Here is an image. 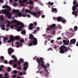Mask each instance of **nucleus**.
Here are the masks:
<instances>
[{
  "label": "nucleus",
  "instance_id": "f257e3e1",
  "mask_svg": "<svg viewBox=\"0 0 78 78\" xmlns=\"http://www.w3.org/2000/svg\"><path fill=\"white\" fill-rule=\"evenodd\" d=\"M57 28L56 27L55 24H52L50 27H48L46 29V32L47 33H50L51 35H55V30Z\"/></svg>",
  "mask_w": 78,
  "mask_h": 78
},
{
  "label": "nucleus",
  "instance_id": "f03ea898",
  "mask_svg": "<svg viewBox=\"0 0 78 78\" xmlns=\"http://www.w3.org/2000/svg\"><path fill=\"white\" fill-rule=\"evenodd\" d=\"M19 12V10H15V9L13 10L12 12L14 14L17 13V14L16 13L15 15V17H18H18H21L22 16L23 17H26L27 13H25L22 14V12Z\"/></svg>",
  "mask_w": 78,
  "mask_h": 78
},
{
  "label": "nucleus",
  "instance_id": "7ed1b4c3",
  "mask_svg": "<svg viewBox=\"0 0 78 78\" xmlns=\"http://www.w3.org/2000/svg\"><path fill=\"white\" fill-rule=\"evenodd\" d=\"M3 8H6V9H8L9 11L7 12L6 14L7 15V17L8 19H11V14L9 12V11H11V8L9 7L7 5H3L2 6Z\"/></svg>",
  "mask_w": 78,
  "mask_h": 78
},
{
  "label": "nucleus",
  "instance_id": "20e7f679",
  "mask_svg": "<svg viewBox=\"0 0 78 78\" xmlns=\"http://www.w3.org/2000/svg\"><path fill=\"white\" fill-rule=\"evenodd\" d=\"M33 59H34V60L36 59V61L38 63V67H41V64L44 62V61H43V58L42 57H40V58H38L36 56Z\"/></svg>",
  "mask_w": 78,
  "mask_h": 78
},
{
  "label": "nucleus",
  "instance_id": "39448f33",
  "mask_svg": "<svg viewBox=\"0 0 78 78\" xmlns=\"http://www.w3.org/2000/svg\"><path fill=\"white\" fill-rule=\"evenodd\" d=\"M59 49H60L59 52L62 54H63L64 53V52L67 51L68 50V49L65 46H62L59 48Z\"/></svg>",
  "mask_w": 78,
  "mask_h": 78
},
{
  "label": "nucleus",
  "instance_id": "423d86ee",
  "mask_svg": "<svg viewBox=\"0 0 78 78\" xmlns=\"http://www.w3.org/2000/svg\"><path fill=\"white\" fill-rule=\"evenodd\" d=\"M29 39H32L33 41V45H36L37 44V40L36 38L34 37V36L32 34L30 35H29Z\"/></svg>",
  "mask_w": 78,
  "mask_h": 78
},
{
  "label": "nucleus",
  "instance_id": "0eeeda50",
  "mask_svg": "<svg viewBox=\"0 0 78 78\" xmlns=\"http://www.w3.org/2000/svg\"><path fill=\"white\" fill-rule=\"evenodd\" d=\"M17 24L18 26H19L20 25H21V26H19L17 29V31L18 32L20 31H21V30H22V28H23V27H24V25L23 23L20 21H18Z\"/></svg>",
  "mask_w": 78,
  "mask_h": 78
},
{
  "label": "nucleus",
  "instance_id": "6e6552de",
  "mask_svg": "<svg viewBox=\"0 0 78 78\" xmlns=\"http://www.w3.org/2000/svg\"><path fill=\"white\" fill-rule=\"evenodd\" d=\"M76 9H77V8H76V7L75 6V5H74L72 7V10L73 11L72 12V14H73V15H75L76 17V16H78V14L76 13V12H77V11H75V10H76Z\"/></svg>",
  "mask_w": 78,
  "mask_h": 78
},
{
  "label": "nucleus",
  "instance_id": "1a4fd4ad",
  "mask_svg": "<svg viewBox=\"0 0 78 78\" xmlns=\"http://www.w3.org/2000/svg\"><path fill=\"white\" fill-rule=\"evenodd\" d=\"M10 40H9L8 41V42L9 43H11L12 41V46H13V42L14 41V37L12 35H11L10 36Z\"/></svg>",
  "mask_w": 78,
  "mask_h": 78
},
{
  "label": "nucleus",
  "instance_id": "9d476101",
  "mask_svg": "<svg viewBox=\"0 0 78 78\" xmlns=\"http://www.w3.org/2000/svg\"><path fill=\"white\" fill-rule=\"evenodd\" d=\"M24 67L23 68V70L24 71L27 70V68L28 67V63L27 62H26L24 63L23 65Z\"/></svg>",
  "mask_w": 78,
  "mask_h": 78
},
{
  "label": "nucleus",
  "instance_id": "9b49d317",
  "mask_svg": "<svg viewBox=\"0 0 78 78\" xmlns=\"http://www.w3.org/2000/svg\"><path fill=\"white\" fill-rule=\"evenodd\" d=\"M41 66H42L44 70L46 71V72H48V70L47 69V66H45V65L44 64V62L43 63L41 64Z\"/></svg>",
  "mask_w": 78,
  "mask_h": 78
},
{
  "label": "nucleus",
  "instance_id": "f8f14e48",
  "mask_svg": "<svg viewBox=\"0 0 78 78\" xmlns=\"http://www.w3.org/2000/svg\"><path fill=\"white\" fill-rule=\"evenodd\" d=\"M33 24L32 23H30L29 25V29L30 30H31L33 29V28L34 29V27H33Z\"/></svg>",
  "mask_w": 78,
  "mask_h": 78
},
{
  "label": "nucleus",
  "instance_id": "ddd939ff",
  "mask_svg": "<svg viewBox=\"0 0 78 78\" xmlns=\"http://www.w3.org/2000/svg\"><path fill=\"white\" fill-rule=\"evenodd\" d=\"M12 51L13 52H14V50H12V48H9L8 50V52L9 55H10V54H12Z\"/></svg>",
  "mask_w": 78,
  "mask_h": 78
},
{
  "label": "nucleus",
  "instance_id": "4468645a",
  "mask_svg": "<svg viewBox=\"0 0 78 78\" xmlns=\"http://www.w3.org/2000/svg\"><path fill=\"white\" fill-rule=\"evenodd\" d=\"M15 43L16 44H17L16 45V47H18V48L20 47V46H22V44L19 42V41H16V42Z\"/></svg>",
  "mask_w": 78,
  "mask_h": 78
},
{
  "label": "nucleus",
  "instance_id": "2eb2a0df",
  "mask_svg": "<svg viewBox=\"0 0 78 78\" xmlns=\"http://www.w3.org/2000/svg\"><path fill=\"white\" fill-rule=\"evenodd\" d=\"M24 61L23 59L22 58H20V61H18L17 62L18 65H19V66H20V65H21V63H23Z\"/></svg>",
  "mask_w": 78,
  "mask_h": 78
},
{
  "label": "nucleus",
  "instance_id": "dca6fc26",
  "mask_svg": "<svg viewBox=\"0 0 78 78\" xmlns=\"http://www.w3.org/2000/svg\"><path fill=\"white\" fill-rule=\"evenodd\" d=\"M70 42L71 44H74L76 43V40H75V39H72L70 40Z\"/></svg>",
  "mask_w": 78,
  "mask_h": 78
},
{
  "label": "nucleus",
  "instance_id": "f3484780",
  "mask_svg": "<svg viewBox=\"0 0 78 78\" xmlns=\"http://www.w3.org/2000/svg\"><path fill=\"white\" fill-rule=\"evenodd\" d=\"M63 42L65 45H68L69 44V41L68 40L66 41L65 40H63Z\"/></svg>",
  "mask_w": 78,
  "mask_h": 78
},
{
  "label": "nucleus",
  "instance_id": "a211bd4d",
  "mask_svg": "<svg viewBox=\"0 0 78 78\" xmlns=\"http://www.w3.org/2000/svg\"><path fill=\"white\" fill-rule=\"evenodd\" d=\"M51 11L52 12H55V13H57V12H58L57 9L55 8H52L51 9Z\"/></svg>",
  "mask_w": 78,
  "mask_h": 78
},
{
  "label": "nucleus",
  "instance_id": "6ab92c4d",
  "mask_svg": "<svg viewBox=\"0 0 78 78\" xmlns=\"http://www.w3.org/2000/svg\"><path fill=\"white\" fill-rule=\"evenodd\" d=\"M14 23H18V22H17V20H12L11 21V24H13Z\"/></svg>",
  "mask_w": 78,
  "mask_h": 78
},
{
  "label": "nucleus",
  "instance_id": "aec40b11",
  "mask_svg": "<svg viewBox=\"0 0 78 78\" xmlns=\"http://www.w3.org/2000/svg\"><path fill=\"white\" fill-rule=\"evenodd\" d=\"M9 10L5 9L2 11V14H6L7 12H8Z\"/></svg>",
  "mask_w": 78,
  "mask_h": 78
},
{
  "label": "nucleus",
  "instance_id": "412c9836",
  "mask_svg": "<svg viewBox=\"0 0 78 78\" xmlns=\"http://www.w3.org/2000/svg\"><path fill=\"white\" fill-rule=\"evenodd\" d=\"M30 43L29 44V46H32L33 45V41L32 40H30Z\"/></svg>",
  "mask_w": 78,
  "mask_h": 78
},
{
  "label": "nucleus",
  "instance_id": "4be33fe9",
  "mask_svg": "<svg viewBox=\"0 0 78 78\" xmlns=\"http://www.w3.org/2000/svg\"><path fill=\"white\" fill-rule=\"evenodd\" d=\"M57 22H61L62 20V18L61 17H58L57 19Z\"/></svg>",
  "mask_w": 78,
  "mask_h": 78
},
{
  "label": "nucleus",
  "instance_id": "5701e85b",
  "mask_svg": "<svg viewBox=\"0 0 78 78\" xmlns=\"http://www.w3.org/2000/svg\"><path fill=\"white\" fill-rule=\"evenodd\" d=\"M31 14H33L34 16H36L37 15V13L36 12H30Z\"/></svg>",
  "mask_w": 78,
  "mask_h": 78
},
{
  "label": "nucleus",
  "instance_id": "b1692460",
  "mask_svg": "<svg viewBox=\"0 0 78 78\" xmlns=\"http://www.w3.org/2000/svg\"><path fill=\"white\" fill-rule=\"evenodd\" d=\"M1 27L2 28V30H5V25L2 24L1 25Z\"/></svg>",
  "mask_w": 78,
  "mask_h": 78
},
{
  "label": "nucleus",
  "instance_id": "393cba45",
  "mask_svg": "<svg viewBox=\"0 0 78 78\" xmlns=\"http://www.w3.org/2000/svg\"><path fill=\"white\" fill-rule=\"evenodd\" d=\"M54 4V3L53 2H49L48 3V5H50L51 6H53Z\"/></svg>",
  "mask_w": 78,
  "mask_h": 78
},
{
  "label": "nucleus",
  "instance_id": "a878e982",
  "mask_svg": "<svg viewBox=\"0 0 78 78\" xmlns=\"http://www.w3.org/2000/svg\"><path fill=\"white\" fill-rule=\"evenodd\" d=\"M26 3L27 4H30V5H33V1H29V2H27Z\"/></svg>",
  "mask_w": 78,
  "mask_h": 78
},
{
  "label": "nucleus",
  "instance_id": "bb28decb",
  "mask_svg": "<svg viewBox=\"0 0 78 78\" xmlns=\"http://www.w3.org/2000/svg\"><path fill=\"white\" fill-rule=\"evenodd\" d=\"M8 39V37H4V40H3V42H6V41H7Z\"/></svg>",
  "mask_w": 78,
  "mask_h": 78
},
{
  "label": "nucleus",
  "instance_id": "cd10ccee",
  "mask_svg": "<svg viewBox=\"0 0 78 78\" xmlns=\"http://www.w3.org/2000/svg\"><path fill=\"white\" fill-rule=\"evenodd\" d=\"M37 17H39V16H40V14H41V11H38L37 12Z\"/></svg>",
  "mask_w": 78,
  "mask_h": 78
},
{
  "label": "nucleus",
  "instance_id": "c85d7f7f",
  "mask_svg": "<svg viewBox=\"0 0 78 78\" xmlns=\"http://www.w3.org/2000/svg\"><path fill=\"white\" fill-rule=\"evenodd\" d=\"M25 12H26V13L28 12L29 13H30V14H31V11L29 10L28 9H26L25 10Z\"/></svg>",
  "mask_w": 78,
  "mask_h": 78
},
{
  "label": "nucleus",
  "instance_id": "c756f323",
  "mask_svg": "<svg viewBox=\"0 0 78 78\" xmlns=\"http://www.w3.org/2000/svg\"><path fill=\"white\" fill-rule=\"evenodd\" d=\"M19 39H20V37L19 36H16L15 37V40H19Z\"/></svg>",
  "mask_w": 78,
  "mask_h": 78
},
{
  "label": "nucleus",
  "instance_id": "7c9ffc66",
  "mask_svg": "<svg viewBox=\"0 0 78 78\" xmlns=\"http://www.w3.org/2000/svg\"><path fill=\"white\" fill-rule=\"evenodd\" d=\"M8 24H7V27H9L10 26V24L11 23V22L9 21H8L7 22Z\"/></svg>",
  "mask_w": 78,
  "mask_h": 78
},
{
  "label": "nucleus",
  "instance_id": "2f4dec72",
  "mask_svg": "<svg viewBox=\"0 0 78 78\" xmlns=\"http://www.w3.org/2000/svg\"><path fill=\"white\" fill-rule=\"evenodd\" d=\"M13 62H16L17 61V58L16 57L15 58H14L13 60Z\"/></svg>",
  "mask_w": 78,
  "mask_h": 78
},
{
  "label": "nucleus",
  "instance_id": "473e14b6",
  "mask_svg": "<svg viewBox=\"0 0 78 78\" xmlns=\"http://www.w3.org/2000/svg\"><path fill=\"white\" fill-rule=\"evenodd\" d=\"M0 19L1 20H2V21H3L4 20V18H3V16L2 15H1L0 17Z\"/></svg>",
  "mask_w": 78,
  "mask_h": 78
},
{
  "label": "nucleus",
  "instance_id": "72a5a7b5",
  "mask_svg": "<svg viewBox=\"0 0 78 78\" xmlns=\"http://www.w3.org/2000/svg\"><path fill=\"white\" fill-rule=\"evenodd\" d=\"M21 33L22 34H25L26 33V31H25V30H22Z\"/></svg>",
  "mask_w": 78,
  "mask_h": 78
},
{
  "label": "nucleus",
  "instance_id": "f704fd0d",
  "mask_svg": "<svg viewBox=\"0 0 78 78\" xmlns=\"http://www.w3.org/2000/svg\"><path fill=\"white\" fill-rule=\"evenodd\" d=\"M74 29L75 31H76L78 30V27L76 26H75L74 27Z\"/></svg>",
  "mask_w": 78,
  "mask_h": 78
},
{
  "label": "nucleus",
  "instance_id": "c9c22d12",
  "mask_svg": "<svg viewBox=\"0 0 78 78\" xmlns=\"http://www.w3.org/2000/svg\"><path fill=\"white\" fill-rule=\"evenodd\" d=\"M20 42L21 43H23V42H24V40L23 39H21L20 40Z\"/></svg>",
  "mask_w": 78,
  "mask_h": 78
},
{
  "label": "nucleus",
  "instance_id": "e433bc0d",
  "mask_svg": "<svg viewBox=\"0 0 78 78\" xmlns=\"http://www.w3.org/2000/svg\"><path fill=\"white\" fill-rule=\"evenodd\" d=\"M46 66L47 68H49V67H50V64L48 63H47L46 64Z\"/></svg>",
  "mask_w": 78,
  "mask_h": 78
},
{
  "label": "nucleus",
  "instance_id": "4c0bfd02",
  "mask_svg": "<svg viewBox=\"0 0 78 78\" xmlns=\"http://www.w3.org/2000/svg\"><path fill=\"white\" fill-rule=\"evenodd\" d=\"M66 22V20L65 19L63 20H62V23H65Z\"/></svg>",
  "mask_w": 78,
  "mask_h": 78
},
{
  "label": "nucleus",
  "instance_id": "58836bf2",
  "mask_svg": "<svg viewBox=\"0 0 78 78\" xmlns=\"http://www.w3.org/2000/svg\"><path fill=\"white\" fill-rule=\"evenodd\" d=\"M11 68H10V67H9L7 68V70L9 72H10V71H11Z\"/></svg>",
  "mask_w": 78,
  "mask_h": 78
},
{
  "label": "nucleus",
  "instance_id": "ea45409f",
  "mask_svg": "<svg viewBox=\"0 0 78 78\" xmlns=\"http://www.w3.org/2000/svg\"><path fill=\"white\" fill-rule=\"evenodd\" d=\"M13 6L14 7L17 6V4L15 2V3L13 4Z\"/></svg>",
  "mask_w": 78,
  "mask_h": 78
},
{
  "label": "nucleus",
  "instance_id": "a19ab883",
  "mask_svg": "<svg viewBox=\"0 0 78 78\" xmlns=\"http://www.w3.org/2000/svg\"><path fill=\"white\" fill-rule=\"evenodd\" d=\"M10 64H12L13 63V61L12 60H10L9 61Z\"/></svg>",
  "mask_w": 78,
  "mask_h": 78
},
{
  "label": "nucleus",
  "instance_id": "79ce46f5",
  "mask_svg": "<svg viewBox=\"0 0 78 78\" xmlns=\"http://www.w3.org/2000/svg\"><path fill=\"white\" fill-rule=\"evenodd\" d=\"M69 30H70V31H71L72 32H74V30H73V29L72 28H70L69 29Z\"/></svg>",
  "mask_w": 78,
  "mask_h": 78
},
{
  "label": "nucleus",
  "instance_id": "37998d69",
  "mask_svg": "<svg viewBox=\"0 0 78 78\" xmlns=\"http://www.w3.org/2000/svg\"><path fill=\"white\" fill-rule=\"evenodd\" d=\"M51 36L50 35H48L47 36V38H48V39H49V38H50V37H51Z\"/></svg>",
  "mask_w": 78,
  "mask_h": 78
},
{
  "label": "nucleus",
  "instance_id": "c03bdc74",
  "mask_svg": "<svg viewBox=\"0 0 78 78\" xmlns=\"http://www.w3.org/2000/svg\"><path fill=\"white\" fill-rule=\"evenodd\" d=\"M34 25H35V26H37V22H35L34 23Z\"/></svg>",
  "mask_w": 78,
  "mask_h": 78
},
{
  "label": "nucleus",
  "instance_id": "a18cd8bd",
  "mask_svg": "<svg viewBox=\"0 0 78 78\" xmlns=\"http://www.w3.org/2000/svg\"><path fill=\"white\" fill-rule=\"evenodd\" d=\"M13 73H14V74H17V71L15 70L14 71Z\"/></svg>",
  "mask_w": 78,
  "mask_h": 78
},
{
  "label": "nucleus",
  "instance_id": "49530a36",
  "mask_svg": "<svg viewBox=\"0 0 78 78\" xmlns=\"http://www.w3.org/2000/svg\"><path fill=\"white\" fill-rule=\"evenodd\" d=\"M76 4V1H74L73 2V5H74L75 6V5Z\"/></svg>",
  "mask_w": 78,
  "mask_h": 78
},
{
  "label": "nucleus",
  "instance_id": "de8ad7c7",
  "mask_svg": "<svg viewBox=\"0 0 78 78\" xmlns=\"http://www.w3.org/2000/svg\"><path fill=\"white\" fill-rule=\"evenodd\" d=\"M8 73H5V76H8Z\"/></svg>",
  "mask_w": 78,
  "mask_h": 78
},
{
  "label": "nucleus",
  "instance_id": "09e8293b",
  "mask_svg": "<svg viewBox=\"0 0 78 78\" xmlns=\"http://www.w3.org/2000/svg\"><path fill=\"white\" fill-rule=\"evenodd\" d=\"M54 40H52L51 41V43L52 44H54Z\"/></svg>",
  "mask_w": 78,
  "mask_h": 78
},
{
  "label": "nucleus",
  "instance_id": "8fccbe9b",
  "mask_svg": "<svg viewBox=\"0 0 78 78\" xmlns=\"http://www.w3.org/2000/svg\"><path fill=\"white\" fill-rule=\"evenodd\" d=\"M16 58V57L15 55H12V58Z\"/></svg>",
  "mask_w": 78,
  "mask_h": 78
},
{
  "label": "nucleus",
  "instance_id": "3c124183",
  "mask_svg": "<svg viewBox=\"0 0 78 78\" xmlns=\"http://www.w3.org/2000/svg\"><path fill=\"white\" fill-rule=\"evenodd\" d=\"M12 78H15L16 77V75H14L12 76Z\"/></svg>",
  "mask_w": 78,
  "mask_h": 78
},
{
  "label": "nucleus",
  "instance_id": "603ef678",
  "mask_svg": "<svg viewBox=\"0 0 78 78\" xmlns=\"http://www.w3.org/2000/svg\"><path fill=\"white\" fill-rule=\"evenodd\" d=\"M7 62H8V61H7V60H5L4 61V64H7Z\"/></svg>",
  "mask_w": 78,
  "mask_h": 78
},
{
  "label": "nucleus",
  "instance_id": "864d4df0",
  "mask_svg": "<svg viewBox=\"0 0 78 78\" xmlns=\"http://www.w3.org/2000/svg\"><path fill=\"white\" fill-rule=\"evenodd\" d=\"M23 74V72H21L19 74V75L21 76Z\"/></svg>",
  "mask_w": 78,
  "mask_h": 78
},
{
  "label": "nucleus",
  "instance_id": "5fc2aeb1",
  "mask_svg": "<svg viewBox=\"0 0 78 78\" xmlns=\"http://www.w3.org/2000/svg\"><path fill=\"white\" fill-rule=\"evenodd\" d=\"M17 66V64H14L13 65V67H16Z\"/></svg>",
  "mask_w": 78,
  "mask_h": 78
},
{
  "label": "nucleus",
  "instance_id": "6e6d98bb",
  "mask_svg": "<svg viewBox=\"0 0 78 78\" xmlns=\"http://www.w3.org/2000/svg\"><path fill=\"white\" fill-rule=\"evenodd\" d=\"M9 30V28L7 27V28L6 29V31H8V30Z\"/></svg>",
  "mask_w": 78,
  "mask_h": 78
},
{
  "label": "nucleus",
  "instance_id": "4d7b16f0",
  "mask_svg": "<svg viewBox=\"0 0 78 78\" xmlns=\"http://www.w3.org/2000/svg\"><path fill=\"white\" fill-rule=\"evenodd\" d=\"M10 27L11 28H14V25H11Z\"/></svg>",
  "mask_w": 78,
  "mask_h": 78
},
{
  "label": "nucleus",
  "instance_id": "13d9d810",
  "mask_svg": "<svg viewBox=\"0 0 78 78\" xmlns=\"http://www.w3.org/2000/svg\"><path fill=\"white\" fill-rule=\"evenodd\" d=\"M24 3H22L21 4L20 6H23L24 5Z\"/></svg>",
  "mask_w": 78,
  "mask_h": 78
},
{
  "label": "nucleus",
  "instance_id": "bf43d9fd",
  "mask_svg": "<svg viewBox=\"0 0 78 78\" xmlns=\"http://www.w3.org/2000/svg\"><path fill=\"white\" fill-rule=\"evenodd\" d=\"M36 33H37V30H34V34H35Z\"/></svg>",
  "mask_w": 78,
  "mask_h": 78
},
{
  "label": "nucleus",
  "instance_id": "052dcab7",
  "mask_svg": "<svg viewBox=\"0 0 78 78\" xmlns=\"http://www.w3.org/2000/svg\"><path fill=\"white\" fill-rule=\"evenodd\" d=\"M0 2L1 3H3L4 2L3 0H0Z\"/></svg>",
  "mask_w": 78,
  "mask_h": 78
},
{
  "label": "nucleus",
  "instance_id": "680f3d73",
  "mask_svg": "<svg viewBox=\"0 0 78 78\" xmlns=\"http://www.w3.org/2000/svg\"><path fill=\"white\" fill-rule=\"evenodd\" d=\"M14 27H16V28H18V26H17V24H15L14 25Z\"/></svg>",
  "mask_w": 78,
  "mask_h": 78
},
{
  "label": "nucleus",
  "instance_id": "e2e57ef3",
  "mask_svg": "<svg viewBox=\"0 0 78 78\" xmlns=\"http://www.w3.org/2000/svg\"><path fill=\"white\" fill-rule=\"evenodd\" d=\"M22 12H25V9L23 8L22 9Z\"/></svg>",
  "mask_w": 78,
  "mask_h": 78
},
{
  "label": "nucleus",
  "instance_id": "0e129e2a",
  "mask_svg": "<svg viewBox=\"0 0 78 78\" xmlns=\"http://www.w3.org/2000/svg\"><path fill=\"white\" fill-rule=\"evenodd\" d=\"M19 3H20V4L22 3H23L22 1L21 0L20 1H19Z\"/></svg>",
  "mask_w": 78,
  "mask_h": 78
},
{
  "label": "nucleus",
  "instance_id": "69168bd1",
  "mask_svg": "<svg viewBox=\"0 0 78 78\" xmlns=\"http://www.w3.org/2000/svg\"><path fill=\"white\" fill-rule=\"evenodd\" d=\"M61 39V37H58L57 38V40H60Z\"/></svg>",
  "mask_w": 78,
  "mask_h": 78
},
{
  "label": "nucleus",
  "instance_id": "338daca9",
  "mask_svg": "<svg viewBox=\"0 0 78 78\" xmlns=\"http://www.w3.org/2000/svg\"><path fill=\"white\" fill-rule=\"evenodd\" d=\"M41 17L42 18H44V17H45V16L42 15H41Z\"/></svg>",
  "mask_w": 78,
  "mask_h": 78
},
{
  "label": "nucleus",
  "instance_id": "774afa93",
  "mask_svg": "<svg viewBox=\"0 0 78 78\" xmlns=\"http://www.w3.org/2000/svg\"><path fill=\"white\" fill-rule=\"evenodd\" d=\"M76 6H75L76 7V8H77H77H78V3H77L76 4Z\"/></svg>",
  "mask_w": 78,
  "mask_h": 78
}]
</instances>
